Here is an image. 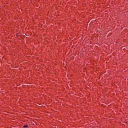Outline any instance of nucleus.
<instances>
[{
	"label": "nucleus",
	"instance_id": "1",
	"mask_svg": "<svg viewBox=\"0 0 128 128\" xmlns=\"http://www.w3.org/2000/svg\"><path fill=\"white\" fill-rule=\"evenodd\" d=\"M24 128H28V125H24Z\"/></svg>",
	"mask_w": 128,
	"mask_h": 128
}]
</instances>
